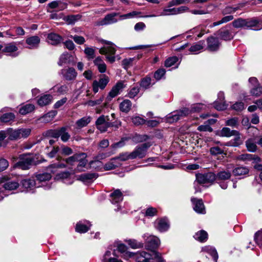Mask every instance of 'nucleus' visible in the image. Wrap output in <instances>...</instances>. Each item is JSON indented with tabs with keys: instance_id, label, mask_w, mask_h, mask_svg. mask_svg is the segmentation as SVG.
<instances>
[{
	"instance_id": "obj_58",
	"label": "nucleus",
	"mask_w": 262,
	"mask_h": 262,
	"mask_svg": "<svg viewBox=\"0 0 262 262\" xmlns=\"http://www.w3.org/2000/svg\"><path fill=\"white\" fill-rule=\"evenodd\" d=\"M258 24V21L254 18L251 19H246L245 28H251L253 27H255Z\"/></svg>"
},
{
	"instance_id": "obj_31",
	"label": "nucleus",
	"mask_w": 262,
	"mask_h": 262,
	"mask_svg": "<svg viewBox=\"0 0 262 262\" xmlns=\"http://www.w3.org/2000/svg\"><path fill=\"white\" fill-rule=\"evenodd\" d=\"M19 185L17 180H8L4 184L3 187L6 190H13L16 189Z\"/></svg>"
},
{
	"instance_id": "obj_21",
	"label": "nucleus",
	"mask_w": 262,
	"mask_h": 262,
	"mask_svg": "<svg viewBox=\"0 0 262 262\" xmlns=\"http://www.w3.org/2000/svg\"><path fill=\"white\" fill-rule=\"evenodd\" d=\"M40 39L38 36H32L28 37L26 40V43L29 49H36L38 47Z\"/></svg>"
},
{
	"instance_id": "obj_60",
	"label": "nucleus",
	"mask_w": 262,
	"mask_h": 262,
	"mask_svg": "<svg viewBox=\"0 0 262 262\" xmlns=\"http://www.w3.org/2000/svg\"><path fill=\"white\" fill-rule=\"evenodd\" d=\"M57 112L56 111H53L49 112L48 113L45 115L42 119L43 121L45 122H50L51 121L53 118L56 115Z\"/></svg>"
},
{
	"instance_id": "obj_29",
	"label": "nucleus",
	"mask_w": 262,
	"mask_h": 262,
	"mask_svg": "<svg viewBox=\"0 0 262 262\" xmlns=\"http://www.w3.org/2000/svg\"><path fill=\"white\" fill-rule=\"evenodd\" d=\"M111 201L113 204L118 203L123 200V195L119 189L115 190L110 194Z\"/></svg>"
},
{
	"instance_id": "obj_38",
	"label": "nucleus",
	"mask_w": 262,
	"mask_h": 262,
	"mask_svg": "<svg viewBox=\"0 0 262 262\" xmlns=\"http://www.w3.org/2000/svg\"><path fill=\"white\" fill-rule=\"evenodd\" d=\"M219 35L220 38L224 40H230L233 38L232 33L228 30H221Z\"/></svg>"
},
{
	"instance_id": "obj_12",
	"label": "nucleus",
	"mask_w": 262,
	"mask_h": 262,
	"mask_svg": "<svg viewBox=\"0 0 262 262\" xmlns=\"http://www.w3.org/2000/svg\"><path fill=\"white\" fill-rule=\"evenodd\" d=\"M188 10L189 8L187 7L184 6H182L178 8L165 9L160 14V15H176L184 13L188 11Z\"/></svg>"
},
{
	"instance_id": "obj_55",
	"label": "nucleus",
	"mask_w": 262,
	"mask_h": 262,
	"mask_svg": "<svg viewBox=\"0 0 262 262\" xmlns=\"http://www.w3.org/2000/svg\"><path fill=\"white\" fill-rule=\"evenodd\" d=\"M131 152H122L119 154L118 156L115 157L117 158V161L120 162V161H125L127 160L131 159Z\"/></svg>"
},
{
	"instance_id": "obj_19",
	"label": "nucleus",
	"mask_w": 262,
	"mask_h": 262,
	"mask_svg": "<svg viewBox=\"0 0 262 262\" xmlns=\"http://www.w3.org/2000/svg\"><path fill=\"white\" fill-rule=\"evenodd\" d=\"M119 15V13L116 12L108 14L99 22V24L103 26L116 23L118 21V19L116 17Z\"/></svg>"
},
{
	"instance_id": "obj_48",
	"label": "nucleus",
	"mask_w": 262,
	"mask_h": 262,
	"mask_svg": "<svg viewBox=\"0 0 262 262\" xmlns=\"http://www.w3.org/2000/svg\"><path fill=\"white\" fill-rule=\"evenodd\" d=\"M15 118V115L12 113H7L4 114L1 117V121L3 122H9L12 120H13Z\"/></svg>"
},
{
	"instance_id": "obj_9",
	"label": "nucleus",
	"mask_w": 262,
	"mask_h": 262,
	"mask_svg": "<svg viewBox=\"0 0 262 262\" xmlns=\"http://www.w3.org/2000/svg\"><path fill=\"white\" fill-rule=\"evenodd\" d=\"M125 87V85L124 84L123 81H120L117 82L109 92L106 97L107 100L110 101L113 98L118 95Z\"/></svg>"
},
{
	"instance_id": "obj_14",
	"label": "nucleus",
	"mask_w": 262,
	"mask_h": 262,
	"mask_svg": "<svg viewBox=\"0 0 262 262\" xmlns=\"http://www.w3.org/2000/svg\"><path fill=\"white\" fill-rule=\"evenodd\" d=\"M154 227L161 232L166 231L169 227L168 222L166 219H160L156 220L154 222Z\"/></svg>"
},
{
	"instance_id": "obj_4",
	"label": "nucleus",
	"mask_w": 262,
	"mask_h": 262,
	"mask_svg": "<svg viewBox=\"0 0 262 262\" xmlns=\"http://www.w3.org/2000/svg\"><path fill=\"white\" fill-rule=\"evenodd\" d=\"M35 157L32 155H23L20 156V160L16 165L20 168L26 170L28 169L32 165L37 164Z\"/></svg>"
},
{
	"instance_id": "obj_50",
	"label": "nucleus",
	"mask_w": 262,
	"mask_h": 262,
	"mask_svg": "<svg viewBox=\"0 0 262 262\" xmlns=\"http://www.w3.org/2000/svg\"><path fill=\"white\" fill-rule=\"evenodd\" d=\"M165 73L166 71L164 69H159L155 72L154 77L157 81H159L163 78H165Z\"/></svg>"
},
{
	"instance_id": "obj_17",
	"label": "nucleus",
	"mask_w": 262,
	"mask_h": 262,
	"mask_svg": "<svg viewBox=\"0 0 262 262\" xmlns=\"http://www.w3.org/2000/svg\"><path fill=\"white\" fill-rule=\"evenodd\" d=\"M224 99V93L222 92H220L218 93L217 99L214 103V107L215 109L218 111H223L227 108V105L226 104Z\"/></svg>"
},
{
	"instance_id": "obj_16",
	"label": "nucleus",
	"mask_w": 262,
	"mask_h": 262,
	"mask_svg": "<svg viewBox=\"0 0 262 262\" xmlns=\"http://www.w3.org/2000/svg\"><path fill=\"white\" fill-rule=\"evenodd\" d=\"M207 49L211 51L214 52L219 50L220 46V42L219 39L213 36L209 37L207 39Z\"/></svg>"
},
{
	"instance_id": "obj_44",
	"label": "nucleus",
	"mask_w": 262,
	"mask_h": 262,
	"mask_svg": "<svg viewBox=\"0 0 262 262\" xmlns=\"http://www.w3.org/2000/svg\"><path fill=\"white\" fill-rule=\"evenodd\" d=\"M91 118L90 117H84L76 121V125L79 128L86 126L90 122Z\"/></svg>"
},
{
	"instance_id": "obj_5",
	"label": "nucleus",
	"mask_w": 262,
	"mask_h": 262,
	"mask_svg": "<svg viewBox=\"0 0 262 262\" xmlns=\"http://www.w3.org/2000/svg\"><path fill=\"white\" fill-rule=\"evenodd\" d=\"M151 146L149 143H145L137 146L131 152V159L136 158L142 159L145 157L148 148Z\"/></svg>"
},
{
	"instance_id": "obj_39",
	"label": "nucleus",
	"mask_w": 262,
	"mask_h": 262,
	"mask_svg": "<svg viewBox=\"0 0 262 262\" xmlns=\"http://www.w3.org/2000/svg\"><path fill=\"white\" fill-rule=\"evenodd\" d=\"M237 159L239 160H242L244 161H250L253 159L255 161H260V158L259 157L255 156V155L248 154H245L239 155L237 157Z\"/></svg>"
},
{
	"instance_id": "obj_36",
	"label": "nucleus",
	"mask_w": 262,
	"mask_h": 262,
	"mask_svg": "<svg viewBox=\"0 0 262 262\" xmlns=\"http://www.w3.org/2000/svg\"><path fill=\"white\" fill-rule=\"evenodd\" d=\"M155 82H152V79L149 76L141 79L140 81V86L144 89H147L155 84Z\"/></svg>"
},
{
	"instance_id": "obj_46",
	"label": "nucleus",
	"mask_w": 262,
	"mask_h": 262,
	"mask_svg": "<svg viewBox=\"0 0 262 262\" xmlns=\"http://www.w3.org/2000/svg\"><path fill=\"white\" fill-rule=\"evenodd\" d=\"M126 242L133 249L140 248L143 247V243L138 242L137 240L134 239L127 240Z\"/></svg>"
},
{
	"instance_id": "obj_25",
	"label": "nucleus",
	"mask_w": 262,
	"mask_h": 262,
	"mask_svg": "<svg viewBox=\"0 0 262 262\" xmlns=\"http://www.w3.org/2000/svg\"><path fill=\"white\" fill-rule=\"evenodd\" d=\"M204 40H200L193 44L189 48V51L194 54H197L202 50L205 47Z\"/></svg>"
},
{
	"instance_id": "obj_47",
	"label": "nucleus",
	"mask_w": 262,
	"mask_h": 262,
	"mask_svg": "<svg viewBox=\"0 0 262 262\" xmlns=\"http://www.w3.org/2000/svg\"><path fill=\"white\" fill-rule=\"evenodd\" d=\"M232 24L235 28H245L246 19L238 18L233 21Z\"/></svg>"
},
{
	"instance_id": "obj_22",
	"label": "nucleus",
	"mask_w": 262,
	"mask_h": 262,
	"mask_svg": "<svg viewBox=\"0 0 262 262\" xmlns=\"http://www.w3.org/2000/svg\"><path fill=\"white\" fill-rule=\"evenodd\" d=\"M21 185L26 191L32 189L34 187H39L40 186H36V181L32 179H24L21 181Z\"/></svg>"
},
{
	"instance_id": "obj_51",
	"label": "nucleus",
	"mask_w": 262,
	"mask_h": 262,
	"mask_svg": "<svg viewBox=\"0 0 262 262\" xmlns=\"http://www.w3.org/2000/svg\"><path fill=\"white\" fill-rule=\"evenodd\" d=\"M140 88L139 86H134L129 90L127 96L129 98L133 99L139 94Z\"/></svg>"
},
{
	"instance_id": "obj_28",
	"label": "nucleus",
	"mask_w": 262,
	"mask_h": 262,
	"mask_svg": "<svg viewBox=\"0 0 262 262\" xmlns=\"http://www.w3.org/2000/svg\"><path fill=\"white\" fill-rule=\"evenodd\" d=\"M53 97L50 94H46L41 96L38 100L37 103L40 106H44L51 103Z\"/></svg>"
},
{
	"instance_id": "obj_43",
	"label": "nucleus",
	"mask_w": 262,
	"mask_h": 262,
	"mask_svg": "<svg viewBox=\"0 0 262 262\" xmlns=\"http://www.w3.org/2000/svg\"><path fill=\"white\" fill-rule=\"evenodd\" d=\"M234 134H237V131L231 130L228 127H224L220 132V135L222 137H230L233 136Z\"/></svg>"
},
{
	"instance_id": "obj_10",
	"label": "nucleus",
	"mask_w": 262,
	"mask_h": 262,
	"mask_svg": "<svg viewBox=\"0 0 262 262\" xmlns=\"http://www.w3.org/2000/svg\"><path fill=\"white\" fill-rule=\"evenodd\" d=\"M36 181L38 183H45L46 185H39L40 187H43L45 189H48L51 188V184L48 183L51 178V174L49 172H44L42 173L38 174L36 176Z\"/></svg>"
},
{
	"instance_id": "obj_30",
	"label": "nucleus",
	"mask_w": 262,
	"mask_h": 262,
	"mask_svg": "<svg viewBox=\"0 0 262 262\" xmlns=\"http://www.w3.org/2000/svg\"><path fill=\"white\" fill-rule=\"evenodd\" d=\"M73 57L68 53H63L60 57L58 64L61 66L65 64H70L73 60Z\"/></svg>"
},
{
	"instance_id": "obj_2",
	"label": "nucleus",
	"mask_w": 262,
	"mask_h": 262,
	"mask_svg": "<svg viewBox=\"0 0 262 262\" xmlns=\"http://www.w3.org/2000/svg\"><path fill=\"white\" fill-rule=\"evenodd\" d=\"M101 42L105 44V46L99 49L100 54L105 55L106 59L110 63H113L115 61L114 55L116 51L115 45L113 42L105 40H102Z\"/></svg>"
},
{
	"instance_id": "obj_1",
	"label": "nucleus",
	"mask_w": 262,
	"mask_h": 262,
	"mask_svg": "<svg viewBox=\"0 0 262 262\" xmlns=\"http://www.w3.org/2000/svg\"><path fill=\"white\" fill-rule=\"evenodd\" d=\"M204 105L202 103L194 104L189 109L184 107L182 110H177L169 114L167 117V121L171 123L188 116L191 113L199 112L203 108Z\"/></svg>"
},
{
	"instance_id": "obj_7",
	"label": "nucleus",
	"mask_w": 262,
	"mask_h": 262,
	"mask_svg": "<svg viewBox=\"0 0 262 262\" xmlns=\"http://www.w3.org/2000/svg\"><path fill=\"white\" fill-rule=\"evenodd\" d=\"M196 181L200 184H212L216 179L215 174L211 172L196 174Z\"/></svg>"
},
{
	"instance_id": "obj_52",
	"label": "nucleus",
	"mask_w": 262,
	"mask_h": 262,
	"mask_svg": "<svg viewBox=\"0 0 262 262\" xmlns=\"http://www.w3.org/2000/svg\"><path fill=\"white\" fill-rule=\"evenodd\" d=\"M149 138V136L146 135L136 134L133 137V140L136 143H139L145 141Z\"/></svg>"
},
{
	"instance_id": "obj_27",
	"label": "nucleus",
	"mask_w": 262,
	"mask_h": 262,
	"mask_svg": "<svg viewBox=\"0 0 262 262\" xmlns=\"http://www.w3.org/2000/svg\"><path fill=\"white\" fill-rule=\"evenodd\" d=\"M121 165V163L117 161V158H113L104 165V169L106 170H110L115 169Z\"/></svg>"
},
{
	"instance_id": "obj_54",
	"label": "nucleus",
	"mask_w": 262,
	"mask_h": 262,
	"mask_svg": "<svg viewBox=\"0 0 262 262\" xmlns=\"http://www.w3.org/2000/svg\"><path fill=\"white\" fill-rule=\"evenodd\" d=\"M239 8L238 7H233L231 6H227L222 11V13L223 15H225L227 14H230L234 13L237 10H238Z\"/></svg>"
},
{
	"instance_id": "obj_13",
	"label": "nucleus",
	"mask_w": 262,
	"mask_h": 262,
	"mask_svg": "<svg viewBox=\"0 0 262 262\" xmlns=\"http://www.w3.org/2000/svg\"><path fill=\"white\" fill-rule=\"evenodd\" d=\"M191 201L193 204V209L196 213L200 214L206 213L205 206L202 199L191 198Z\"/></svg>"
},
{
	"instance_id": "obj_59",
	"label": "nucleus",
	"mask_w": 262,
	"mask_h": 262,
	"mask_svg": "<svg viewBox=\"0 0 262 262\" xmlns=\"http://www.w3.org/2000/svg\"><path fill=\"white\" fill-rule=\"evenodd\" d=\"M60 149V153L64 156H69L73 153V150L69 147L61 145Z\"/></svg>"
},
{
	"instance_id": "obj_23",
	"label": "nucleus",
	"mask_w": 262,
	"mask_h": 262,
	"mask_svg": "<svg viewBox=\"0 0 262 262\" xmlns=\"http://www.w3.org/2000/svg\"><path fill=\"white\" fill-rule=\"evenodd\" d=\"M91 225L87 221H80L76 224L75 230L77 232L85 233L87 232Z\"/></svg>"
},
{
	"instance_id": "obj_64",
	"label": "nucleus",
	"mask_w": 262,
	"mask_h": 262,
	"mask_svg": "<svg viewBox=\"0 0 262 262\" xmlns=\"http://www.w3.org/2000/svg\"><path fill=\"white\" fill-rule=\"evenodd\" d=\"M251 93L252 95L258 96L262 94V86L259 84L255 85L254 88L251 89Z\"/></svg>"
},
{
	"instance_id": "obj_35",
	"label": "nucleus",
	"mask_w": 262,
	"mask_h": 262,
	"mask_svg": "<svg viewBox=\"0 0 262 262\" xmlns=\"http://www.w3.org/2000/svg\"><path fill=\"white\" fill-rule=\"evenodd\" d=\"M132 102L128 99H125L119 104L120 110L124 113H128L131 109Z\"/></svg>"
},
{
	"instance_id": "obj_18",
	"label": "nucleus",
	"mask_w": 262,
	"mask_h": 262,
	"mask_svg": "<svg viewBox=\"0 0 262 262\" xmlns=\"http://www.w3.org/2000/svg\"><path fill=\"white\" fill-rule=\"evenodd\" d=\"M60 74L62 75L63 78L68 81L75 79L77 76V72L73 68L62 69Z\"/></svg>"
},
{
	"instance_id": "obj_34",
	"label": "nucleus",
	"mask_w": 262,
	"mask_h": 262,
	"mask_svg": "<svg viewBox=\"0 0 262 262\" xmlns=\"http://www.w3.org/2000/svg\"><path fill=\"white\" fill-rule=\"evenodd\" d=\"M35 109V106L30 103L23 105L19 110V113L23 115L32 112Z\"/></svg>"
},
{
	"instance_id": "obj_15",
	"label": "nucleus",
	"mask_w": 262,
	"mask_h": 262,
	"mask_svg": "<svg viewBox=\"0 0 262 262\" xmlns=\"http://www.w3.org/2000/svg\"><path fill=\"white\" fill-rule=\"evenodd\" d=\"M98 177L96 173H84L78 176L77 180L85 184H89L93 182Z\"/></svg>"
},
{
	"instance_id": "obj_57",
	"label": "nucleus",
	"mask_w": 262,
	"mask_h": 262,
	"mask_svg": "<svg viewBox=\"0 0 262 262\" xmlns=\"http://www.w3.org/2000/svg\"><path fill=\"white\" fill-rule=\"evenodd\" d=\"M80 18V16L79 15H72L67 16L64 19L69 24H74L77 20Z\"/></svg>"
},
{
	"instance_id": "obj_6",
	"label": "nucleus",
	"mask_w": 262,
	"mask_h": 262,
	"mask_svg": "<svg viewBox=\"0 0 262 262\" xmlns=\"http://www.w3.org/2000/svg\"><path fill=\"white\" fill-rule=\"evenodd\" d=\"M143 237L145 240L146 247L147 249L150 250L151 252L154 251V250L157 248L160 245V241L156 236L145 233L143 235Z\"/></svg>"
},
{
	"instance_id": "obj_42",
	"label": "nucleus",
	"mask_w": 262,
	"mask_h": 262,
	"mask_svg": "<svg viewBox=\"0 0 262 262\" xmlns=\"http://www.w3.org/2000/svg\"><path fill=\"white\" fill-rule=\"evenodd\" d=\"M215 180H227L230 178L231 173L229 171H221L215 174Z\"/></svg>"
},
{
	"instance_id": "obj_24",
	"label": "nucleus",
	"mask_w": 262,
	"mask_h": 262,
	"mask_svg": "<svg viewBox=\"0 0 262 262\" xmlns=\"http://www.w3.org/2000/svg\"><path fill=\"white\" fill-rule=\"evenodd\" d=\"M18 50V48L16 47L14 43H10L7 44L5 47L3 49V52L6 53L8 55L12 56H16L18 55L17 53H14Z\"/></svg>"
},
{
	"instance_id": "obj_26",
	"label": "nucleus",
	"mask_w": 262,
	"mask_h": 262,
	"mask_svg": "<svg viewBox=\"0 0 262 262\" xmlns=\"http://www.w3.org/2000/svg\"><path fill=\"white\" fill-rule=\"evenodd\" d=\"M257 141L255 137L248 139L246 141V146L247 150L250 152H255L257 150Z\"/></svg>"
},
{
	"instance_id": "obj_3",
	"label": "nucleus",
	"mask_w": 262,
	"mask_h": 262,
	"mask_svg": "<svg viewBox=\"0 0 262 262\" xmlns=\"http://www.w3.org/2000/svg\"><path fill=\"white\" fill-rule=\"evenodd\" d=\"M158 253L156 251H152L151 253L145 252L144 251H139L137 253H129L130 257H133L136 262H156L154 259L158 258L155 257V253Z\"/></svg>"
},
{
	"instance_id": "obj_53",
	"label": "nucleus",
	"mask_w": 262,
	"mask_h": 262,
	"mask_svg": "<svg viewBox=\"0 0 262 262\" xmlns=\"http://www.w3.org/2000/svg\"><path fill=\"white\" fill-rule=\"evenodd\" d=\"M60 134L61 140L64 142L68 141L70 138V135L67 132V129L64 127L60 128Z\"/></svg>"
},
{
	"instance_id": "obj_45",
	"label": "nucleus",
	"mask_w": 262,
	"mask_h": 262,
	"mask_svg": "<svg viewBox=\"0 0 262 262\" xmlns=\"http://www.w3.org/2000/svg\"><path fill=\"white\" fill-rule=\"evenodd\" d=\"M249 169L246 167H238L234 168L233 173L235 176H242L248 173Z\"/></svg>"
},
{
	"instance_id": "obj_8",
	"label": "nucleus",
	"mask_w": 262,
	"mask_h": 262,
	"mask_svg": "<svg viewBox=\"0 0 262 262\" xmlns=\"http://www.w3.org/2000/svg\"><path fill=\"white\" fill-rule=\"evenodd\" d=\"M110 81L109 77L105 75H102L98 80H95L92 84L93 91L94 93H97L99 89L103 90Z\"/></svg>"
},
{
	"instance_id": "obj_11",
	"label": "nucleus",
	"mask_w": 262,
	"mask_h": 262,
	"mask_svg": "<svg viewBox=\"0 0 262 262\" xmlns=\"http://www.w3.org/2000/svg\"><path fill=\"white\" fill-rule=\"evenodd\" d=\"M96 125L101 132H104L108 127L114 126L113 123L106 121L104 115H101L97 119Z\"/></svg>"
},
{
	"instance_id": "obj_63",
	"label": "nucleus",
	"mask_w": 262,
	"mask_h": 262,
	"mask_svg": "<svg viewBox=\"0 0 262 262\" xmlns=\"http://www.w3.org/2000/svg\"><path fill=\"white\" fill-rule=\"evenodd\" d=\"M84 52L89 59H93L95 57V50L92 48L86 47Z\"/></svg>"
},
{
	"instance_id": "obj_32",
	"label": "nucleus",
	"mask_w": 262,
	"mask_h": 262,
	"mask_svg": "<svg viewBox=\"0 0 262 262\" xmlns=\"http://www.w3.org/2000/svg\"><path fill=\"white\" fill-rule=\"evenodd\" d=\"M94 63L97 67L99 72L103 73L106 71V66L101 57L98 56L94 60Z\"/></svg>"
},
{
	"instance_id": "obj_20",
	"label": "nucleus",
	"mask_w": 262,
	"mask_h": 262,
	"mask_svg": "<svg viewBox=\"0 0 262 262\" xmlns=\"http://www.w3.org/2000/svg\"><path fill=\"white\" fill-rule=\"evenodd\" d=\"M47 40L49 43L56 46L61 42L62 37L56 33H51L48 34Z\"/></svg>"
},
{
	"instance_id": "obj_41",
	"label": "nucleus",
	"mask_w": 262,
	"mask_h": 262,
	"mask_svg": "<svg viewBox=\"0 0 262 262\" xmlns=\"http://www.w3.org/2000/svg\"><path fill=\"white\" fill-rule=\"evenodd\" d=\"M66 167V164L63 163H54L50 165L47 168L48 172H50L52 173H56L59 168Z\"/></svg>"
},
{
	"instance_id": "obj_61",
	"label": "nucleus",
	"mask_w": 262,
	"mask_h": 262,
	"mask_svg": "<svg viewBox=\"0 0 262 262\" xmlns=\"http://www.w3.org/2000/svg\"><path fill=\"white\" fill-rule=\"evenodd\" d=\"M254 239L257 245L262 249V230L258 231L255 234Z\"/></svg>"
},
{
	"instance_id": "obj_56",
	"label": "nucleus",
	"mask_w": 262,
	"mask_h": 262,
	"mask_svg": "<svg viewBox=\"0 0 262 262\" xmlns=\"http://www.w3.org/2000/svg\"><path fill=\"white\" fill-rule=\"evenodd\" d=\"M132 120L134 124L136 126L145 124L146 122L145 119H144L143 118L137 116L133 117Z\"/></svg>"
},
{
	"instance_id": "obj_49",
	"label": "nucleus",
	"mask_w": 262,
	"mask_h": 262,
	"mask_svg": "<svg viewBox=\"0 0 262 262\" xmlns=\"http://www.w3.org/2000/svg\"><path fill=\"white\" fill-rule=\"evenodd\" d=\"M234 18L233 16L230 15H227L223 17L220 20L214 22L212 24V26L215 27L220 25H221L222 24L226 23L227 22H229L232 20H233Z\"/></svg>"
},
{
	"instance_id": "obj_62",
	"label": "nucleus",
	"mask_w": 262,
	"mask_h": 262,
	"mask_svg": "<svg viewBox=\"0 0 262 262\" xmlns=\"http://www.w3.org/2000/svg\"><path fill=\"white\" fill-rule=\"evenodd\" d=\"M178 60V58L176 56H173L168 58L165 61V66L166 67H170L173 66Z\"/></svg>"
},
{
	"instance_id": "obj_33",
	"label": "nucleus",
	"mask_w": 262,
	"mask_h": 262,
	"mask_svg": "<svg viewBox=\"0 0 262 262\" xmlns=\"http://www.w3.org/2000/svg\"><path fill=\"white\" fill-rule=\"evenodd\" d=\"M7 132L8 138L11 140H15L21 138L19 129H13L12 128H8Z\"/></svg>"
},
{
	"instance_id": "obj_37",
	"label": "nucleus",
	"mask_w": 262,
	"mask_h": 262,
	"mask_svg": "<svg viewBox=\"0 0 262 262\" xmlns=\"http://www.w3.org/2000/svg\"><path fill=\"white\" fill-rule=\"evenodd\" d=\"M193 237L196 240L200 242H205L208 238V234L207 232L202 230L196 232Z\"/></svg>"
},
{
	"instance_id": "obj_40",
	"label": "nucleus",
	"mask_w": 262,
	"mask_h": 262,
	"mask_svg": "<svg viewBox=\"0 0 262 262\" xmlns=\"http://www.w3.org/2000/svg\"><path fill=\"white\" fill-rule=\"evenodd\" d=\"M204 251L212 257L214 262H217L219 256L217 251L214 248L209 246L205 247L204 248Z\"/></svg>"
}]
</instances>
